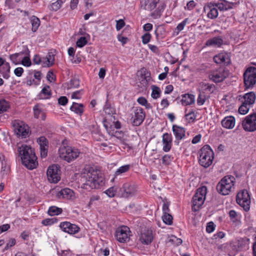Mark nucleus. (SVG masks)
Returning <instances> with one entry per match:
<instances>
[{
	"label": "nucleus",
	"instance_id": "7c9ffc66",
	"mask_svg": "<svg viewBox=\"0 0 256 256\" xmlns=\"http://www.w3.org/2000/svg\"><path fill=\"white\" fill-rule=\"evenodd\" d=\"M84 105L82 104H78L76 102H73L72 106H70V110L76 114L81 116L84 112Z\"/></svg>",
	"mask_w": 256,
	"mask_h": 256
},
{
	"label": "nucleus",
	"instance_id": "6ab92c4d",
	"mask_svg": "<svg viewBox=\"0 0 256 256\" xmlns=\"http://www.w3.org/2000/svg\"><path fill=\"white\" fill-rule=\"evenodd\" d=\"M172 136L170 134L164 133L162 136V150L165 152H169L172 146Z\"/></svg>",
	"mask_w": 256,
	"mask_h": 256
},
{
	"label": "nucleus",
	"instance_id": "39448f33",
	"mask_svg": "<svg viewBox=\"0 0 256 256\" xmlns=\"http://www.w3.org/2000/svg\"><path fill=\"white\" fill-rule=\"evenodd\" d=\"M80 154V150L74 147L62 146L59 150L60 158L70 162L78 157Z\"/></svg>",
	"mask_w": 256,
	"mask_h": 256
},
{
	"label": "nucleus",
	"instance_id": "3c124183",
	"mask_svg": "<svg viewBox=\"0 0 256 256\" xmlns=\"http://www.w3.org/2000/svg\"><path fill=\"white\" fill-rule=\"evenodd\" d=\"M206 186H202L199 188L195 194H197L198 196H202L205 198L206 194Z\"/></svg>",
	"mask_w": 256,
	"mask_h": 256
},
{
	"label": "nucleus",
	"instance_id": "a211bd4d",
	"mask_svg": "<svg viewBox=\"0 0 256 256\" xmlns=\"http://www.w3.org/2000/svg\"><path fill=\"white\" fill-rule=\"evenodd\" d=\"M172 129L176 138L174 142L176 143L177 145H178L180 141L185 137L186 130L184 128L176 124L172 126Z\"/></svg>",
	"mask_w": 256,
	"mask_h": 256
},
{
	"label": "nucleus",
	"instance_id": "f03ea898",
	"mask_svg": "<svg viewBox=\"0 0 256 256\" xmlns=\"http://www.w3.org/2000/svg\"><path fill=\"white\" fill-rule=\"evenodd\" d=\"M18 152L22 162L27 168L33 170L38 166L37 157L34 150L30 146L26 144H18Z\"/></svg>",
	"mask_w": 256,
	"mask_h": 256
},
{
	"label": "nucleus",
	"instance_id": "5701e85b",
	"mask_svg": "<svg viewBox=\"0 0 256 256\" xmlns=\"http://www.w3.org/2000/svg\"><path fill=\"white\" fill-rule=\"evenodd\" d=\"M244 101L242 102L244 104H248L250 106L252 105L256 100V96L254 92H250L246 94L243 96Z\"/></svg>",
	"mask_w": 256,
	"mask_h": 256
},
{
	"label": "nucleus",
	"instance_id": "69168bd1",
	"mask_svg": "<svg viewBox=\"0 0 256 256\" xmlns=\"http://www.w3.org/2000/svg\"><path fill=\"white\" fill-rule=\"evenodd\" d=\"M125 25V22L124 20H120L116 21V28L117 30H120Z\"/></svg>",
	"mask_w": 256,
	"mask_h": 256
},
{
	"label": "nucleus",
	"instance_id": "cd10ccee",
	"mask_svg": "<svg viewBox=\"0 0 256 256\" xmlns=\"http://www.w3.org/2000/svg\"><path fill=\"white\" fill-rule=\"evenodd\" d=\"M30 51L27 48L24 52H20L18 53H16L12 54L10 55V58L12 62L15 64H17L19 63L20 58H19V56L22 55L23 54H25L26 55H29Z\"/></svg>",
	"mask_w": 256,
	"mask_h": 256
},
{
	"label": "nucleus",
	"instance_id": "052dcab7",
	"mask_svg": "<svg viewBox=\"0 0 256 256\" xmlns=\"http://www.w3.org/2000/svg\"><path fill=\"white\" fill-rule=\"evenodd\" d=\"M68 102V99L65 96H62L58 99V103L62 106H66Z\"/></svg>",
	"mask_w": 256,
	"mask_h": 256
},
{
	"label": "nucleus",
	"instance_id": "864d4df0",
	"mask_svg": "<svg viewBox=\"0 0 256 256\" xmlns=\"http://www.w3.org/2000/svg\"><path fill=\"white\" fill-rule=\"evenodd\" d=\"M229 216H230V220L233 222H236L238 221V214L235 210H230L229 212Z\"/></svg>",
	"mask_w": 256,
	"mask_h": 256
},
{
	"label": "nucleus",
	"instance_id": "5fc2aeb1",
	"mask_svg": "<svg viewBox=\"0 0 256 256\" xmlns=\"http://www.w3.org/2000/svg\"><path fill=\"white\" fill-rule=\"evenodd\" d=\"M34 116L36 118H38L40 117V115H41L42 112L41 109L40 108L39 106L36 105L34 107Z\"/></svg>",
	"mask_w": 256,
	"mask_h": 256
},
{
	"label": "nucleus",
	"instance_id": "f257e3e1",
	"mask_svg": "<svg viewBox=\"0 0 256 256\" xmlns=\"http://www.w3.org/2000/svg\"><path fill=\"white\" fill-rule=\"evenodd\" d=\"M80 188L88 192L93 189H98L104 184V178L100 172L92 168H90L86 172L81 175Z\"/></svg>",
	"mask_w": 256,
	"mask_h": 256
},
{
	"label": "nucleus",
	"instance_id": "20e7f679",
	"mask_svg": "<svg viewBox=\"0 0 256 256\" xmlns=\"http://www.w3.org/2000/svg\"><path fill=\"white\" fill-rule=\"evenodd\" d=\"M214 158L213 150L208 145H204L200 150L199 156L200 164L208 168L212 164Z\"/></svg>",
	"mask_w": 256,
	"mask_h": 256
},
{
	"label": "nucleus",
	"instance_id": "49530a36",
	"mask_svg": "<svg viewBox=\"0 0 256 256\" xmlns=\"http://www.w3.org/2000/svg\"><path fill=\"white\" fill-rule=\"evenodd\" d=\"M173 158H174L172 156L165 154L162 158V163L164 165L168 166L171 163Z\"/></svg>",
	"mask_w": 256,
	"mask_h": 256
},
{
	"label": "nucleus",
	"instance_id": "774afa93",
	"mask_svg": "<svg viewBox=\"0 0 256 256\" xmlns=\"http://www.w3.org/2000/svg\"><path fill=\"white\" fill-rule=\"evenodd\" d=\"M70 84L71 87L74 88H78L80 86V81L76 78L72 79L70 80Z\"/></svg>",
	"mask_w": 256,
	"mask_h": 256
},
{
	"label": "nucleus",
	"instance_id": "4c0bfd02",
	"mask_svg": "<svg viewBox=\"0 0 256 256\" xmlns=\"http://www.w3.org/2000/svg\"><path fill=\"white\" fill-rule=\"evenodd\" d=\"M141 72L142 73V78H143L142 82H144V84L146 85L148 84V82L150 80V74L144 68H142Z\"/></svg>",
	"mask_w": 256,
	"mask_h": 256
},
{
	"label": "nucleus",
	"instance_id": "37998d69",
	"mask_svg": "<svg viewBox=\"0 0 256 256\" xmlns=\"http://www.w3.org/2000/svg\"><path fill=\"white\" fill-rule=\"evenodd\" d=\"M137 102L139 104L144 106L147 109L152 108L150 104L148 102L146 99L144 97L142 96L138 98L137 100Z\"/></svg>",
	"mask_w": 256,
	"mask_h": 256
},
{
	"label": "nucleus",
	"instance_id": "412c9836",
	"mask_svg": "<svg viewBox=\"0 0 256 256\" xmlns=\"http://www.w3.org/2000/svg\"><path fill=\"white\" fill-rule=\"evenodd\" d=\"M214 61L218 64H226L228 65L230 62V59L226 54L220 53L214 57Z\"/></svg>",
	"mask_w": 256,
	"mask_h": 256
},
{
	"label": "nucleus",
	"instance_id": "7ed1b4c3",
	"mask_svg": "<svg viewBox=\"0 0 256 256\" xmlns=\"http://www.w3.org/2000/svg\"><path fill=\"white\" fill-rule=\"evenodd\" d=\"M234 183L235 178L233 176H225L218 184L216 190L222 195H228L234 189Z\"/></svg>",
	"mask_w": 256,
	"mask_h": 256
},
{
	"label": "nucleus",
	"instance_id": "a19ab883",
	"mask_svg": "<svg viewBox=\"0 0 256 256\" xmlns=\"http://www.w3.org/2000/svg\"><path fill=\"white\" fill-rule=\"evenodd\" d=\"M10 108L8 102L5 100H0V114L7 111Z\"/></svg>",
	"mask_w": 256,
	"mask_h": 256
},
{
	"label": "nucleus",
	"instance_id": "c756f323",
	"mask_svg": "<svg viewBox=\"0 0 256 256\" xmlns=\"http://www.w3.org/2000/svg\"><path fill=\"white\" fill-rule=\"evenodd\" d=\"M216 4L220 11H223L232 8L234 4L224 0L222 2L216 3Z\"/></svg>",
	"mask_w": 256,
	"mask_h": 256
},
{
	"label": "nucleus",
	"instance_id": "9b49d317",
	"mask_svg": "<svg viewBox=\"0 0 256 256\" xmlns=\"http://www.w3.org/2000/svg\"><path fill=\"white\" fill-rule=\"evenodd\" d=\"M130 232L128 227L122 226L116 229L115 236L119 242H126L130 240Z\"/></svg>",
	"mask_w": 256,
	"mask_h": 256
},
{
	"label": "nucleus",
	"instance_id": "9d476101",
	"mask_svg": "<svg viewBox=\"0 0 256 256\" xmlns=\"http://www.w3.org/2000/svg\"><path fill=\"white\" fill-rule=\"evenodd\" d=\"M242 126L244 130L247 132L256 130V112H254L245 117L242 122Z\"/></svg>",
	"mask_w": 256,
	"mask_h": 256
},
{
	"label": "nucleus",
	"instance_id": "f704fd0d",
	"mask_svg": "<svg viewBox=\"0 0 256 256\" xmlns=\"http://www.w3.org/2000/svg\"><path fill=\"white\" fill-rule=\"evenodd\" d=\"M200 85L204 90L208 92L210 94L214 93L216 90V86L214 84L202 82Z\"/></svg>",
	"mask_w": 256,
	"mask_h": 256
},
{
	"label": "nucleus",
	"instance_id": "423d86ee",
	"mask_svg": "<svg viewBox=\"0 0 256 256\" xmlns=\"http://www.w3.org/2000/svg\"><path fill=\"white\" fill-rule=\"evenodd\" d=\"M243 77L246 88H252L256 83V68L248 67L244 72Z\"/></svg>",
	"mask_w": 256,
	"mask_h": 256
},
{
	"label": "nucleus",
	"instance_id": "de8ad7c7",
	"mask_svg": "<svg viewBox=\"0 0 256 256\" xmlns=\"http://www.w3.org/2000/svg\"><path fill=\"white\" fill-rule=\"evenodd\" d=\"M58 222V219L56 218H46L42 220V224L46 226H50Z\"/></svg>",
	"mask_w": 256,
	"mask_h": 256
},
{
	"label": "nucleus",
	"instance_id": "f8f14e48",
	"mask_svg": "<svg viewBox=\"0 0 256 256\" xmlns=\"http://www.w3.org/2000/svg\"><path fill=\"white\" fill-rule=\"evenodd\" d=\"M60 166L57 164H52L48 167L47 170L48 180L50 182L56 183L60 178Z\"/></svg>",
	"mask_w": 256,
	"mask_h": 256
},
{
	"label": "nucleus",
	"instance_id": "bb28decb",
	"mask_svg": "<svg viewBox=\"0 0 256 256\" xmlns=\"http://www.w3.org/2000/svg\"><path fill=\"white\" fill-rule=\"evenodd\" d=\"M10 66L8 62H6L0 67V74H2V77L5 79H8L10 78Z\"/></svg>",
	"mask_w": 256,
	"mask_h": 256
},
{
	"label": "nucleus",
	"instance_id": "aec40b11",
	"mask_svg": "<svg viewBox=\"0 0 256 256\" xmlns=\"http://www.w3.org/2000/svg\"><path fill=\"white\" fill-rule=\"evenodd\" d=\"M205 198L202 196L194 194L192 198V210L194 212L198 211L203 204Z\"/></svg>",
	"mask_w": 256,
	"mask_h": 256
},
{
	"label": "nucleus",
	"instance_id": "338daca9",
	"mask_svg": "<svg viewBox=\"0 0 256 256\" xmlns=\"http://www.w3.org/2000/svg\"><path fill=\"white\" fill-rule=\"evenodd\" d=\"M195 6V2L194 0H190L187 3L186 6L184 8H187L188 10H190L194 9Z\"/></svg>",
	"mask_w": 256,
	"mask_h": 256
},
{
	"label": "nucleus",
	"instance_id": "0eeeda50",
	"mask_svg": "<svg viewBox=\"0 0 256 256\" xmlns=\"http://www.w3.org/2000/svg\"><path fill=\"white\" fill-rule=\"evenodd\" d=\"M229 75V71L224 68H220L212 71L209 74V78L215 83L224 80Z\"/></svg>",
	"mask_w": 256,
	"mask_h": 256
},
{
	"label": "nucleus",
	"instance_id": "b1692460",
	"mask_svg": "<svg viewBox=\"0 0 256 256\" xmlns=\"http://www.w3.org/2000/svg\"><path fill=\"white\" fill-rule=\"evenodd\" d=\"M222 44V39L220 36H216L207 40L206 42V45L208 46H214L220 47Z\"/></svg>",
	"mask_w": 256,
	"mask_h": 256
},
{
	"label": "nucleus",
	"instance_id": "393cba45",
	"mask_svg": "<svg viewBox=\"0 0 256 256\" xmlns=\"http://www.w3.org/2000/svg\"><path fill=\"white\" fill-rule=\"evenodd\" d=\"M73 196V190L68 188H64L59 192L58 194V196L60 198L70 199L72 198Z\"/></svg>",
	"mask_w": 256,
	"mask_h": 256
},
{
	"label": "nucleus",
	"instance_id": "6e6552de",
	"mask_svg": "<svg viewBox=\"0 0 256 256\" xmlns=\"http://www.w3.org/2000/svg\"><path fill=\"white\" fill-rule=\"evenodd\" d=\"M236 201L246 211L250 210V194L246 190H242L237 194Z\"/></svg>",
	"mask_w": 256,
	"mask_h": 256
},
{
	"label": "nucleus",
	"instance_id": "ea45409f",
	"mask_svg": "<svg viewBox=\"0 0 256 256\" xmlns=\"http://www.w3.org/2000/svg\"><path fill=\"white\" fill-rule=\"evenodd\" d=\"M169 242H170L172 244L176 246H178L182 244V240L180 238H178L172 235L169 236L168 240Z\"/></svg>",
	"mask_w": 256,
	"mask_h": 256
},
{
	"label": "nucleus",
	"instance_id": "bf43d9fd",
	"mask_svg": "<svg viewBox=\"0 0 256 256\" xmlns=\"http://www.w3.org/2000/svg\"><path fill=\"white\" fill-rule=\"evenodd\" d=\"M82 94V90H76L72 94V98L73 99H80Z\"/></svg>",
	"mask_w": 256,
	"mask_h": 256
},
{
	"label": "nucleus",
	"instance_id": "8fccbe9b",
	"mask_svg": "<svg viewBox=\"0 0 256 256\" xmlns=\"http://www.w3.org/2000/svg\"><path fill=\"white\" fill-rule=\"evenodd\" d=\"M88 42L84 36L80 37L76 42V46L78 48H82Z\"/></svg>",
	"mask_w": 256,
	"mask_h": 256
},
{
	"label": "nucleus",
	"instance_id": "f3484780",
	"mask_svg": "<svg viewBox=\"0 0 256 256\" xmlns=\"http://www.w3.org/2000/svg\"><path fill=\"white\" fill-rule=\"evenodd\" d=\"M154 239L152 232L151 230L144 228L141 232L139 240L143 244H150Z\"/></svg>",
	"mask_w": 256,
	"mask_h": 256
},
{
	"label": "nucleus",
	"instance_id": "0e129e2a",
	"mask_svg": "<svg viewBox=\"0 0 256 256\" xmlns=\"http://www.w3.org/2000/svg\"><path fill=\"white\" fill-rule=\"evenodd\" d=\"M214 228L215 226L214 224V223L212 222H209L207 224L206 230L208 232L210 233L214 230Z\"/></svg>",
	"mask_w": 256,
	"mask_h": 256
},
{
	"label": "nucleus",
	"instance_id": "603ef678",
	"mask_svg": "<svg viewBox=\"0 0 256 256\" xmlns=\"http://www.w3.org/2000/svg\"><path fill=\"white\" fill-rule=\"evenodd\" d=\"M116 188L114 187H110L106 190L105 193L110 197L113 198L115 196L116 194Z\"/></svg>",
	"mask_w": 256,
	"mask_h": 256
},
{
	"label": "nucleus",
	"instance_id": "4d7b16f0",
	"mask_svg": "<svg viewBox=\"0 0 256 256\" xmlns=\"http://www.w3.org/2000/svg\"><path fill=\"white\" fill-rule=\"evenodd\" d=\"M38 142L40 145V148L46 147L48 144V140L44 136H40L38 140Z\"/></svg>",
	"mask_w": 256,
	"mask_h": 256
},
{
	"label": "nucleus",
	"instance_id": "58836bf2",
	"mask_svg": "<svg viewBox=\"0 0 256 256\" xmlns=\"http://www.w3.org/2000/svg\"><path fill=\"white\" fill-rule=\"evenodd\" d=\"M130 169L129 164H126L119 168L114 173V177L128 172Z\"/></svg>",
	"mask_w": 256,
	"mask_h": 256
},
{
	"label": "nucleus",
	"instance_id": "c9c22d12",
	"mask_svg": "<svg viewBox=\"0 0 256 256\" xmlns=\"http://www.w3.org/2000/svg\"><path fill=\"white\" fill-rule=\"evenodd\" d=\"M62 212L61 208H58L56 206H50L48 210V214L51 216L58 215Z\"/></svg>",
	"mask_w": 256,
	"mask_h": 256
},
{
	"label": "nucleus",
	"instance_id": "4468645a",
	"mask_svg": "<svg viewBox=\"0 0 256 256\" xmlns=\"http://www.w3.org/2000/svg\"><path fill=\"white\" fill-rule=\"evenodd\" d=\"M59 226L62 231L70 234H74L80 230V228L78 226L69 222H62Z\"/></svg>",
	"mask_w": 256,
	"mask_h": 256
},
{
	"label": "nucleus",
	"instance_id": "1a4fd4ad",
	"mask_svg": "<svg viewBox=\"0 0 256 256\" xmlns=\"http://www.w3.org/2000/svg\"><path fill=\"white\" fill-rule=\"evenodd\" d=\"M13 127L14 133L18 138H24L28 136L29 128L23 122L16 120L13 124Z\"/></svg>",
	"mask_w": 256,
	"mask_h": 256
},
{
	"label": "nucleus",
	"instance_id": "c85d7f7f",
	"mask_svg": "<svg viewBox=\"0 0 256 256\" xmlns=\"http://www.w3.org/2000/svg\"><path fill=\"white\" fill-rule=\"evenodd\" d=\"M181 101L183 105H190L194 102V96L192 94H184L182 96Z\"/></svg>",
	"mask_w": 256,
	"mask_h": 256
},
{
	"label": "nucleus",
	"instance_id": "6e6d98bb",
	"mask_svg": "<svg viewBox=\"0 0 256 256\" xmlns=\"http://www.w3.org/2000/svg\"><path fill=\"white\" fill-rule=\"evenodd\" d=\"M152 38L151 34L148 33L146 32L142 36V42L144 44H147L150 40Z\"/></svg>",
	"mask_w": 256,
	"mask_h": 256
},
{
	"label": "nucleus",
	"instance_id": "e433bc0d",
	"mask_svg": "<svg viewBox=\"0 0 256 256\" xmlns=\"http://www.w3.org/2000/svg\"><path fill=\"white\" fill-rule=\"evenodd\" d=\"M152 92L151 94L152 97L154 99H157L160 97L161 90L159 87L153 85L152 86Z\"/></svg>",
	"mask_w": 256,
	"mask_h": 256
},
{
	"label": "nucleus",
	"instance_id": "79ce46f5",
	"mask_svg": "<svg viewBox=\"0 0 256 256\" xmlns=\"http://www.w3.org/2000/svg\"><path fill=\"white\" fill-rule=\"evenodd\" d=\"M64 1L65 0H58L56 2H53L50 5L51 10L57 11L61 8L62 4Z\"/></svg>",
	"mask_w": 256,
	"mask_h": 256
},
{
	"label": "nucleus",
	"instance_id": "a18cd8bd",
	"mask_svg": "<svg viewBox=\"0 0 256 256\" xmlns=\"http://www.w3.org/2000/svg\"><path fill=\"white\" fill-rule=\"evenodd\" d=\"M206 100V96L204 92H200L198 99H197V104L198 106H202L204 104Z\"/></svg>",
	"mask_w": 256,
	"mask_h": 256
},
{
	"label": "nucleus",
	"instance_id": "ddd939ff",
	"mask_svg": "<svg viewBox=\"0 0 256 256\" xmlns=\"http://www.w3.org/2000/svg\"><path fill=\"white\" fill-rule=\"evenodd\" d=\"M122 189V196L123 198H129L136 194L137 186L133 182H128L123 184Z\"/></svg>",
	"mask_w": 256,
	"mask_h": 256
},
{
	"label": "nucleus",
	"instance_id": "72a5a7b5",
	"mask_svg": "<svg viewBox=\"0 0 256 256\" xmlns=\"http://www.w3.org/2000/svg\"><path fill=\"white\" fill-rule=\"evenodd\" d=\"M104 111L106 114L112 115L116 114L115 109L111 106L110 104L107 100L104 107Z\"/></svg>",
	"mask_w": 256,
	"mask_h": 256
},
{
	"label": "nucleus",
	"instance_id": "680f3d73",
	"mask_svg": "<svg viewBox=\"0 0 256 256\" xmlns=\"http://www.w3.org/2000/svg\"><path fill=\"white\" fill-rule=\"evenodd\" d=\"M26 84L27 85H28L30 86L34 85V86H38L40 84V83L37 82L36 80L34 78H32V77L30 78H28L27 80H26Z\"/></svg>",
	"mask_w": 256,
	"mask_h": 256
},
{
	"label": "nucleus",
	"instance_id": "c03bdc74",
	"mask_svg": "<svg viewBox=\"0 0 256 256\" xmlns=\"http://www.w3.org/2000/svg\"><path fill=\"white\" fill-rule=\"evenodd\" d=\"M163 222L166 224L171 225L172 224V216L169 214H163L162 216Z\"/></svg>",
	"mask_w": 256,
	"mask_h": 256
},
{
	"label": "nucleus",
	"instance_id": "2f4dec72",
	"mask_svg": "<svg viewBox=\"0 0 256 256\" xmlns=\"http://www.w3.org/2000/svg\"><path fill=\"white\" fill-rule=\"evenodd\" d=\"M44 59L46 61L44 62V64L50 67L54 64V54L52 52H48Z\"/></svg>",
	"mask_w": 256,
	"mask_h": 256
},
{
	"label": "nucleus",
	"instance_id": "13d9d810",
	"mask_svg": "<svg viewBox=\"0 0 256 256\" xmlns=\"http://www.w3.org/2000/svg\"><path fill=\"white\" fill-rule=\"evenodd\" d=\"M22 64L26 66H30L32 64L29 56H24L21 61Z\"/></svg>",
	"mask_w": 256,
	"mask_h": 256
},
{
	"label": "nucleus",
	"instance_id": "4be33fe9",
	"mask_svg": "<svg viewBox=\"0 0 256 256\" xmlns=\"http://www.w3.org/2000/svg\"><path fill=\"white\" fill-rule=\"evenodd\" d=\"M221 124L224 128L232 129L235 124V118L233 116H226L222 120Z\"/></svg>",
	"mask_w": 256,
	"mask_h": 256
},
{
	"label": "nucleus",
	"instance_id": "473e14b6",
	"mask_svg": "<svg viewBox=\"0 0 256 256\" xmlns=\"http://www.w3.org/2000/svg\"><path fill=\"white\" fill-rule=\"evenodd\" d=\"M30 22L32 25V32H36L40 26V21L38 18L33 16L30 18Z\"/></svg>",
	"mask_w": 256,
	"mask_h": 256
},
{
	"label": "nucleus",
	"instance_id": "dca6fc26",
	"mask_svg": "<svg viewBox=\"0 0 256 256\" xmlns=\"http://www.w3.org/2000/svg\"><path fill=\"white\" fill-rule=\"evenodd\" d=\"M218 10L216 3L210 2L204 7V11L207 12V16L210 19H215L218 17Z\"/></svg>",
	"mask_w": 256,
	"mask_h": 256
},
{
	"label": "nucleus",
	"instance_id": "e2e57ef3",
	"mask_svg": "<svg viewBox=\"0 0 256 256\" xmlns=\"http://www.w3.org/2000/svg\"><path fill=\"white\" fill-rule=\"evenodd\" d=\"M16 240L14 238H10L8 242L6 244L4 251L8 250L10 248L12 247V246L16 244Z\"/></svg>",
	"mask_w": 256,
	"mask_h": 256
},
{
	"label": "nucleus",
	"instance_id": "2eb2a0df",
	"mask_svg": "<svg viewBox=\"0 0 256 256\" xmlns=\"http://www.w3.org/2000/svg\"><path fill=\"white\" fill-rule=\"evenodd\" d=\"M146 116L144 110L140 107H136L134 110V117L132 124L134 126H139L143 122Z\"/></svg>",
	"mask_w": 256,
	"mask_h": 256
},
{
	"label": "nucleus",
	"instance_id": "a878e982",
	"mask_svg": "<svg viewBox=\"0 0 256 256\" xmlns=\"http://www.w3.org/2000/svg\"><path fill=\"white\" fill-rule=\"evenodd\" d=\"M52 94L50 88L48 85H45L42 88L38 96L40 99H48Z\"/></svg>",
	"mask_w": 256,
	"mask_h": 256
},
{
	"label": "nucleus",
	"instance_id": "09e8293b",
	"mask_svg": "<svg viewBox=\"0 0 256 256\" xmlns=\"http://www.w3.org/2000/svg\"><path fill=\"white\" fill-rule=\"evenodd\" d=\"M250 108V106L248 104H244V103L242 102V104L238 108V112L240 114H245L248 112Z\"/></svg>",
	"mask_w": 256,
	"mask_h": 256
}]
</instances>
